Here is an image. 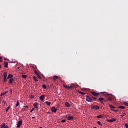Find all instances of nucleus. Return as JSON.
Segmentation results:
<instances>
[{
    "label": "nucleus",
    "instance_id": "nucleus-1",
    "mask_svg": "<svg viewBox=\"0 0 128 128\" xmlns=\"http://www.w3.org/2000/svg\"><path fill=\"white\" fill-rule=\"evenodd\" d=\"M86 101L88 102H94V100L92 99V96H90L88 95L86 96Z\"/></svg>",
    "mask_w": 128,
    "mask_h": 128
},
{
    "label": "nucleus",
    "instance_id": "nucleus-2",
    "mask_svg": "<svg viewBox=\"0 0 128 128\" xmlns=\"http://www.w3.org/2000/svg\"><path fill=\"white\" fill-rule=\"evenodd\" d=\"M8 73L7 72H4V82H6L8 81Z\"/></svg>",
    "mask_w": 128,
    "mask_h": 128
},
{
    "label": "nucleus",
    "instance_id": "nucleus-3",
    "mask_svg": "<svg viewBox=\"0 0 128 128\" xmlns=\"http://www.w3.org/2000/svg\"><path fill=\"white\" fill-rule=\"evenodd\" d=\"M76 86L75 84H71L70 86H68V87H66V88L68 90H72L74 89V88H76Z\"/></svg>",
    "mask_w": 128,
    "mask_h": 128
},
{
    "label": "nucleus",
    "instance_id": "nucleus-4",
    "mask_svg": "<svg viewBox=\"0 0 128 128\" xmlns=\"http://www.w3.org/2000/svg\"><path fill=\"white\" fill-rule=\"evenodd\" d=\"M91 108L93 110H100V107L98 105H94L91 106Z\"/></svg>",
    "mask_w": 128,
    "mask_h": 128
},
{
    "label": "nucleus",
    "instance_id": "nucleus-5",
    "mask_svg": "<svg viewBox=\"0 0 128 128\" xmlns=\"http://www.w3.org/2000/svg\"><path fill=\"white\" fill-rule=\"evenodd\" d=\"M109 106L110 107L111 110H112V111H114V112H118V110H114L113 109V108H116L115 106H113L112 104H109Z\"/></svg>",
    "mask_w": 128,
    "mask_h": 128
},
{
    "label": "nucleus",
    "instance_id": "nucleus-6",
    "mask_svg": "<svg viewBox=\"0 0 128 128\" xmlns=\"http://www.w3.org/2000/svg\"><path fill=\"white\" fill-rule=\"evenodd\" d=\"M22 120L18 121L17 124V128H20L22 126Z\"/></svg>",
    "mask_w": 128,
    "mask_h": 128
},
{
    "label": "nucleus",
    "instance_id": "nucleus-7",
    "mask_svg": "<svg viewBox=\"0 0 128 128\" xmlns=\"http://www.w3.org/2000/svg\"><path fill=\"white\" fill-rule=\"evenodd\" d=\"M91 94L93 96H95L96 97H97L100 94L99 92H92Z\"/></svg>",
    "mask_w": 128,
    "mask_h": 128
},
{
    "label": "nucleus",
    "instance_id": "nucleus-8",
    "mask_svg": "<svg viewBox=\"0 0 128 128\" xmlns=\"http://www.w3.org/2000/svg\"><path fill=\"white\" fill-rule=\"evenodd\" d=\"M116 119H115L114 118H112L111 120H108L107 122H116Z\"/></svg>",
    "mask_w": 128,
    "mask_h": 128
},
{
    "label": "nucleus",
    "instance_id": "nucleus-9",
    "mask_svg": "<svg viewBox=\"0 0 128 128\" xmlns=\"http://www.w3.org/2000/svg\"><path fill=\"white\" fill-rule=\"evenodd\" d=\"M52 111L54 112H56L58 109L54 107H52V109H51Z\"/></svg>",
    "mask_w": 128,
    "mask_h": 128
},
{
    "label": "nucleus",
    "instance_id": "nucleus-10",
    "mask_svg": "<svg viewBox=\"0 0 128 128\" xmlns=\"http://www.w3.org/2000/svg\"><path fill=\"white\" fill-rule=\"evenodd\" d=\"M44 95H42V96H40V99L41 100V101L42 102V101H44Z\"/></svg>",
    "mask_w": 128,
    "mask_h": 128
},
{
    "label": "nucleus",
    "instance_id": "nucleus-11",
    "mask_svg": "<svg viewBox=\"0 0 128 128\" xmlns=\"http://www.w3.org/2000/svg\"><path fill=\"white\" fill-rule=\"evenodd\" d=\"M74 117L72 116H68V120H74Z\"/></svg>",
    "mask_w": 128,
    "mask_h": 128
},
{
    "label": "nucleus",
    "instance_id": "nucleus-12",
    "mask_svg": "<svg viewBox=\"0 0 128 128\" xmlns=\"http://www.w3.org/2000/svg\"><path fill=\"white\" fill-rule=\"evenodd\" d=\"M8 62H4V66L5 68H8Z\"/></svg>",
    "mask_w": 128,
    "mask_h": 128
},
{
    "label": "nucleus",
    "instance_id": "nucleus-13",
    "mask_svg": "<svg viewBox=\"0 0 128 128\" xmlns=\"http://www.w3.org/2000/svg\"><path fill=\"white\" fill-rule=\"evenodd\" d=\"M13 77V75L12 74H10L7 77V79L11 78Z\"/></svg>",
    "mask_w": 128,
    "mask_h": 128
},
{
    "label": "nucleus",
    "instance_id": "nucleus-14",
    "mask_svg": "<svg viewBox=\"0 0 128 128\" xmlns=\"http://www.w3.org/2000/svg\"><path fill=\"white\" fill-rule=\"evenodd\" d=\"M104 98H98V101L100 102L104 101Z\"/></svg>",
    "mask_w": 128,
    "mask_h": 128
},
{
    "label": "nucleus",
    "instance_id": "nucleus-15",
    "mask_svg": "<svg viewBox=\"0 0 128 128\" xmlns=\"http://www.w3.org/2000/svg\"><path fill=\"white\" fill-rule=\"evenodd\" d=\"M45 104H46L48 106H50L51 104L50 102L48 101L45 102Z\"/></svg>",
    "mask_w": 128,
    "mask_h": 128
},
{
    "label": "nucleus",
    "instance_id": "nucleus-16",
    "mask_svg": "<svg viewBox=\"0 0 128 128\" xmlns=\"http://www.w3.org/2000/svg\"><path fill=\"white\" fill-rule=\"evenodd\" d=\"M65 104L66 107H68V108L70 107V104L68 103V102H66Z\"/></svg>",
    "mask_w": 128,
    "mask_h": 128
},
{
    "label": "nucleus",
    "instance_id": "nucleus-17",
    "mask_svg": "<svg viewBox=\"0 0 128 128\" xmlns=\"http://www.w3.org/2000/svg\"><path fill=\"white\" fill-rule=\"evenodd\" d=\"M38 104L36 102L34 104V108H38Z\"/></svg>",
    "mask_w": 128,
    "mask_h": 128
},
{
    "label": "nucleus",
    "instance_id": "nucleus-18",
    "mask_svg": "<svg viewBox=\"0 0 128 128\" xmlns=\"http://www.w3.org/2000/svg\"><path fill=\"white\" fill-rule=\"evenodd\" d=\"M58 76H54L53 79H54V80H56L58 79Z\"/></svg>",
    "mask_w": 128,
    "mask_h": 128
},
{
    "label": "nucleus",
    "instance_id": "nucleus-19",
    "mask_svg": "<svg viewBox=\"0 0 128 128\" xmlns=\"http://www.w3.org/2000/svg\"><path fill=\"white\" fill-rule=\"evenodd\" d=\"M107 100H109V101H112V96H109Z\"/></svg>",
    "mask_w": 128,
    "mask_h": 128
},
{
    "label": "nucleus",
    "instance_id": "nucleus-20",
    "mask_svg": "<svg viewBox=\"0 0 128 128\" xmlns=\"http://www.w3.org/2000/svg\"><path fill=\"white\" fill-rule=\"evenodd\" d=\"M33 78H34V80L35 82H38V80L36 79L37 78H36V76H33Z\"/></svg>",
    "mask_w": 128,
    "mask_h": 128
},
{
    "label": "nucleus",
    "instance_id": "nucleus-21",
    "mask_svg": "<svg viewBox=\"0 0 128 128\" xmlns=\"http://www.w3.org/2000/svg\"><path fill=\"white\" fill-rule=\"evenodd\" d=\"M13 81H14V78H10V81H9V83L12 84Z\"/></svg>",
    "mask_w": 128,
    "mask_h": 128
},
{
    "label": "nucleus",
    "instance_id": "nucleus-22",
    "mask_svg": "<svg viewBox=\"0 0 128 128\" xmlns=\"http://www.w3.org/2000/svg\"><path fill=\"white\" fill-rule=\"evenodd\" d=\"M6 124H2L0 125V128H4Z\"/></svg>",
    "mask_w": 128,
    "mask_h": 128
},
{
    "label": "nucleus",
    "instance_id": "nucleus-23",
    "mask_svg": "<svg viewBox=\"0 0 128 128\" xmlns=\"http://www.w3.org/2000/svg\"><path fill=\"white\" fill-rule=\"evenodd\" d=\"M10 108V106H9L8 107L6 108V112H8Z\"/></svg>",
    "mask_w": 128,
    "mask_h": 128
},
{
    "label": "nucleus",
    "instance_id": "nucleus-24",
    "mask_svg": "<svg viewBox=\"0 0 128 128\" xmlns=\"http://www.w3.org/2000/svg\"><path fill=\"white\" fill-rule=\"evenodd\" d=\"M91 98H92V100H97V98L94 97L92 96H91Z\"/></svg>",
    "mask_w": 128,
    "mask_h": 128
},
{
    "label": "nucleus",
    "instance_id": "nucleus-25",
    "mask_svg": "<svg viewBox=\"0 0 128 128\" xmlns=\"http://www.w3.org/2000/svg\"><path fill=\"white\" fill-rule=\"evenodd\" d=\"M80 94H81L82 95H85L86 94V93L85 92H79Z\"/></svg>",
    "mask_w": 128,
    "mask_h": 128
},
{
    "label": "nucleus",
    "instance_id": "nucleus-26",
    "mask_svg": "<svg viewBox=\"0 0 128 128\" xmlns=\"http://www.w3.org/2000/svg\"><path fill=\"white\" fill-rule=\"evenodd\" d=\"M118 108H122V109L126 108V107H124V106H118Z\"/></svg>",
    "mask_w": 128,
    "mask_h": 128
},
{
    "label": "nucleus",
    "instance_id": "nucleus-27",
    "mask_svg": "<svg viewBox=\"0 0 128 128\" xmlns=\"http://www.w3.org/2000/svg\"><path fill=\"white\" fill-rule=\"evenodd\" d=\"M22 78H26V75H22Z\"/></svg>",
    "mask_w": 128,
    "mask_h": 128
},
{
    "label": "nucleus",
    "instance_id": "nucleus-28",
    "mask_svg": "<svg viewBox=\"0 0 128 128\" xmlns=\"http://www.w3.org/2000/svg\"><path fill=\"white\" fill-rule=\"evenodd\" d=\"M19 104H20V102L18 100L16 106V107L18 106H19Z\"/></svg>",
    "mask_w": 128,
    "mask_h": 128
},
{
    "label": "nucleus",
    "instance_id": "nucleus-29",
    "mask_svg": "<svg viewBox=\"0 0 128 128\" xmlns=\"http://www.w3.org/2000/svg\"><path fill=\"white\" fill-rule=\"evenodd\" d=\"M42 88H44V89H46V84H42Z\"/></svg>",
    "mask_w": 128,
    "mask_h": 128
},
{
    "label": "nucleus",
    "instance_id": "nucleus-30",
    "mask_svg": "<svg viewBox=\"0 0 128 128\" xmlns=\"http://www.w3.org/2000/svg\"><path fill=\"white\" fill-rule=\"evenodd\" d=\"M102 115H100V116H96V118H102Z\"/></svg>",
    "mask_w": 128,
    "mask_h": 128
},
{
    "label": "nucleus",
    "instance_id": "nucleus-31",
    "mask_svg": "<svg viewBox=\"0 0 128 128\" xmlns=\"http://www.w3.org/2000/svg\"><path fill=\"white\" fill-rule=\"evenodd\" d=\"M97 123L98 124H99L100 126H102V124H100V121H98Z\"/></svg>",
    "mask_w": 128,
    "mask_h": 128
},
{
    "label": "nucleus",
    "instance_id": "nucleus-32",
    "mask_svg": "<svg viewBox=\"0 0 128 128\" xmlns=\"http://www.w3.org/2000/svg\"><path fill=\"white\" fill-rule=\"evenodd\" d=\"M34 74H36V75H38V73L37 72L36 70H34Z\"/></svg>",
    "mask_w": 128,
    "mask_h": 128
},
{
    "label": "nucleus",
    "instance_id": "nucleus-33",
    "mask_svg": "<svg viewBox=\"0 0 128 128\" xmlns=\"http://www.w3.org/2000/svg\"><path fill=\"white\" fill-rule=\"evenodd\" d=\"M124 104H125V106H128V103H127V102H124Z\"/></svg>",
    "mask_w": 128,
    "mask_h": 128
},
{
    "label": "nucleus",
    "instance_id": "nucleus-34",
    "mask_svg": "<svg viewBox=\"0 0 128 128\" xmlns=\"http://www.w3.org/2000/svg\"><path fill=\"white\" fill-rule=\"evenodd\" d=\"M126 115V114L124 112L123 114L122 115H121L122 116H124Z\"/></svg>",
    "mask_w": 128,
    "mask_h": 128
},
{
    "label": "nucleus",
    "instance_id": "nucleus-35",
    "mask_svg": "<svg viewBox=\"0 0 128 128\" xmlns=\"http://www.w3.org/2000/svg\"><path fill=\"white\" fill-rule=\"evenodd\" d=\"M0 62H2V57L0 56Z\"/></svg>",
    "mask_w": 128,
    "mask_h": 128
},
{
    "label": "nucleus",
    "instance_id": "nucleus-36",
    "mask_svg": "<svg viewBox=\"0 0 128 128\" xmlns=\"http://www.w3.org/2000/svg\"><path fill=\"white\" fill-rule=\"evenodd\" d=\"M34 110H35V108H32L30 110V112H33Z\"/></svg>",
    "mask_w": 128,
    "mask_h": 128
},
{
    "label": "nucleus",
    "instance_id": "nucleus-37",
    "mask_svg": "<svg viewBox=\"0 0 128 128\" xmlns=\"http://www.w3.org/2000/svg\"><path fill=\"white\" fill-rule=\"evenodd\" d=\"M66 122V120H61V122Z\"/></svg>",
    "mask_w": 128,
    "mask_h": 128
},
{
    "label": "nucleus",
    "instance_id": "nucleus-38",
    "mask_svg": "<svg viewBox=\"0 0 128 128\" xmlns=\"http://www.w3.org/2000/svg\"><path fill=\"white\" fill-rule=\"evenodd\" d=\"M37 76H38V78H39L40 79L42 78L41 76H40L38 74Z\"/></svg>",
    "mask_w": 128,
    "mask_h": 128
},
{
    "label": "nucleus",
    "instance_id": "nucleus-39",
    "mask_svg": "<svg viewBox=\"0 0 128 128\" xmlns=\"http://www.w3.org/2000/svg\"><path fill=\"white\" fill-rule=\"evenodd\" d=\"M4 128H8V126H4Z\"/></svg>",
    "mask_w": 128,
    "mask_h": 128
},
{
    "label": "nucleus",
    "instance_id": "nucleus-40",
    "mask_svg": "<svg viewBox=\"0 0 128 128\" xmlns=\"http://www.w3.org/2000/svg\"><path fill=\"white\" fill-rule=\"evenodd\" d=\"M68 86H67V85L64 84V87L65 88H66V87H68Z\"/></svg>",
    "mask_w": 128,
    "mask_h": 128
},
{
    "label": "nucleus",
    "instance_id": "nucleus-41",
    "mask_svg": "<svg viewBox=\"0 0 128 128\" xmlns=\"http://www.w3.org/2000/svg\"><path fill=\"white\" fill-rule=\"evenodd\" d=\"M125 126H126V128H128V124H125Z\"/></svg>",
    "mask_w": 128,
    "mask_h": 128
},
{
    "label": "nucleus",
    "instance_id": "nucleus-42",
    "mask_svg": "<svg viewBox=\"0 0 128 128\" xmlns=\"http://www.w3.org/2000/svg\"><path fill=\"white\" fill-rule=\"evenodd\" d=\"M5 94H6V93H2V94H1V96H4V95Z\"/></svg>",
    "mask_w": 128,
    "mask_h": 128
},
{
    "label": "nucleus",
    "instance_id": "nucleus-43",
    "mask_svg": "<svg viewBox=\"0 0 128 128\" xmlns=\"http://www.w3.org/2000/svg\"><path fill=\"white\" fill-rule=\"evenodd\" d=\"M2 102H3V103H4V104H6V102L5 100H3Z\"/></svg>",
    "mask_w": 128,
    "mask_h": 128
},
{
    "label": "nucleus",
    "instance_id": "nucleus-44",
    "mask_svg": "<svg viewBox=\"0 0 128 128\" xmlns=\"http://www.w3.org/2000/svg\"><path fill=\"white\" fill-rule=\"evenodd\" d=\"M102 104H104V101H101L100 102Z\"/></svg>",
    "mask_w": 128,
    "mask_h": 128
},
{
    "label": "nucleus",
    "instance_id": "nucleus-45",
    "mask_svg": "<svg viewBox=\"0 0 128 128\" xmlns=\"http://www.w3.org/2000/svg\"><path fill=\"white\" fill-rule=\"evenodd\" d=\"M4 60H8V59H6V58H5V59H4Z\"/></svg>",
    "mask_w": 128,
    "mask_h": 128
},
{
    "label": "nucleus",
    "instance_id": "nucleus-46",
    "mask_svg": "<svg viewBox=\"0 0 128 128\" xmlns=\"http://www.w3.org/2000/svg\"><path fill=\"white\" fill-rule=\"evenodd\" d=\"M32 118H36V117H34V116H32Z\"/></svg>",
    "mask_w": 128,
    "mask_h": 128
},
{
    "label": "nucleus",
    "instance_id": "nucleus-47",
    "mask_svg": "<svg viewBox=\"0 0 128 128\" xmlns=\"http://www.w3.org/2000/svg\"><path fill=\"white\" fill-rule=\"evenodd\" d=\"M0 68H2V66L0 64Z\"/></svg>",
    "mask_w": 128,
    "mask_h": 128
},
{
    "label": "nucleus",
    "instance_id": "nucleus-48",
    "mask_svg": "<svg viewBox=\"0 0 128 128\" xmlns=\"http://www.w3.org/2000/svg\"><path fill=\"white\" fill-rule=\"evenodd\" d=\"M31 98H34V96H31Z\"/></svg>",
    "mask_w": 128,
    "mask_h": 128
},
{
    "label": "nucleus",
    "instance_id": "nucleus-49",
    "mask_svg": "<svg viewBox=\"0 0 128 128\" xmlns=\"http://www.w3.org/2000/svg\"><path fill=\"white\" fill-rule=\"evenodd\" d=\"M96 128V127H94V128Z\"/></svg>",
    "mask_w": 128,
    "mask_h": 128
},
{
    "label": "nucleus",
    "instance_id": "nucleus-50",
    "mask_svg": "<svg viewBox=\"0 0 128 128\" xmlns=\"http://www.w3.org/2000/svg\"><path fill=\"white\" fill-rule=\"evenodd\" d=\"M104 102H106V100H104Z\"/></svg>",
    "mask_w": 128,
    "mask_h": 128
},
{
    "label": "nucleus",
    "instance_id": "nucleus-51",
    "mask_svg": "<svg viewBox=\"0 0 128 128\" xmlns=\"http://www.w3.org/2000/svg\"><path fill=\"white\" fill-rule=\"evenodd\" d=\"M43 128L42 127H40V128Z\"/></svg>",
    "mask_w": 128,
    "mask_h": 128
},
{
    "label": "nucleus",
    "instance_id": "nucleus-52",
    "mask_svg": "<svg viewBox=\"0 0 128 128\" xmlns=\"http://www.w3.org/2000/svg\"><path fill=\"white\" fill-rule=\"evenodd\" d=\"M10 92L12 93V90H11Z\"/></svg>",
    "mask_w": 128,
    "mask_h": 128
},
{
    "label": "nucleus",
    "instance_id": "nucleus-53",
    "mask_svg": "<svg viewBox=\"0 0 128 128\" xmlns=\"http://www.w3.org/2000/svg\"><path fill=\"white\" fill-rule=\"evenodd\" d=\"M10 92L12 93V90H11Z\"/></svg>",
    "mask_w": 128,
    "mask_h": 128
}]
</instances>
